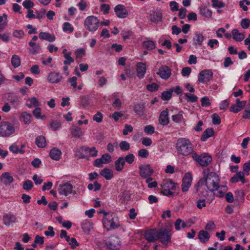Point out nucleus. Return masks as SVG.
<instances>
[{"label": "nucleus", "instance_id": "nucleus-1", "mask_svg": "<svg viewBox=\"0 0 250 250\" xmlns=\"http://www.w3.org/2000/svg\"><path fill=\"white\" fill-rule=\"evenodd\" d=\"M204 183L208 189L211 191L209 196V192L208 190L203 191L201 192V197L206 199L207 203H210L214 199L215 193L214 191L218 189L220 184L219 176L214 172H209L208 169L204 171L203 178L198 183V186H202Z\"/></svg>", "mask_w": 250, "mask_h": 250}, {"label": "nucleus", "instance_id": "nucleus-2", "mask_svg": "<svg viewBox=\"0 0 250 250\" xmlns=\"http://www.w3.org/2000/svg\"><path fill=\"white\" fill-rule=\"evenodd\" d=\"M176 148L178 153L183 156H187L190 154L192 156L194 152L193 146L189 139L185 138H179L176 144Z\"/></svg>", "mask_w": 250, "mask_h": 250}, {"label": "nucleus", "instance_id": "nucleus-3", "mask_svg": "<svg viewBox=\"0 0 250 250\" xmlns=\"http://www.w3.org/2000/svg\"><path fill=\"white\" fill-rule=\"evenodd\" d=\"M103 223L104 227L108 230L115 229L120 226L117 218L113 213L106 217H104Z\"/></svg>", "mask_w": 250, "mask_h": 250}, {"label": "nucleus", "instance_id": "nucleus-4", "mask_svg": "<svg viewBox=\"0 0 250 250\" xmlns=\"http://www.w3.org/2000/svg\"><path fill=\"white\" fill-rule=\"evenodd\" d=\"M99 24V20L94 16H88L84 21V27L89 32L96 31L98 29Z\"/></svg>", "mask_w": 250, "mask_h": 250}, {"label": "nucleus", "instance_id": "nucleus-5", "mask_svg": "<svg viewBox=\"0 0 250 250\" xmlns=\"http://www.w3.org/2000/svg\"><path fill=\"white\" fill-rule=\"evenodd\" d=\"M161 193L167 196H172L173 195L172 190H176L178 188L177 185L171 181H165L161 185Z\"/></svg>", "mask_w": 250, "mask_h": 250}, {"label": "nucleus", "instance_id": "nucleus-6", "mask_svg": "<svg viewBox=\"0 0 250 250\" xmlns=\"http://www.w3.org/2000/svg\"><path fill=\"white\" fill-rule=\"evenodd\" d=\"M15 128L12 124L8 122L0 123V135L2 137H8L13 134Z\"/></svg>", "mask_w": 250, "mask_h": 250}, {"label": "nucleus", "instance_id": "nucleus-7", "mask_svg": "<svg viewBox=\"0 0 250 250\" xmlns=\"http://www.w3.org/2000/svg\"><path fill=\"white\" fill-rule=\"evenodd\" d=\"M192 158L202 167L207 166L212 161V157L208 153L198 155L196 152L193 153Z\"/></svg>", "mask_w": 250, "mask_h": 250}, {"label": "nucleus", "instance_id": "nucleus-8", "mask_svg": "<svg viewBox=\"0 0 250 250\" xmlns=\"http://www.w3.org/2000/svg\"><path fill=\"white\" fill-rule=\"evenodd\" d=\"M4 97L7 103L15 109H17L21 103L20 97L13 92L6 93Z\"/></svg>", "mask_w": 250, "mask_h": 250}, {"label": "nucleus", "instance_id": "nucleus-9", "mask_svg": "<svg viewBox=\"0 0 250 250\" xmlns=\"http://www.w3.org/2000/svg\"><path fill=\"white\" fill-rule=\"evenodd\" d=\"M140 176L144 179L150 177L154 172L153 169L149 164H143L139 167Z\"/></svg>", "mask_w": 250, "mask_h": 250}, {"label": "nucleus", "instance_id": "nucleus-10", "mask_svg": "<svg viewBox=\"0 0 250 250\" xmlns=\"http://www.w3.org/2000/svg\"><path fill=\"white\" fill-rule=\"evenodd\" d=\"M105 241V244L109 250H117L119 249L120 241L118 237L112 236Z\"/></svg>", "mask_w": 250, "mask_h": 250}, {"label": "nucleus", "instance_id": "nucleus-11", "mask_svg": "<svg viewBox=\"0 0 250 250\" xmlns=\"http://www.w3.org/2000/svg\"><path fill=\"white\" fill-rule=\"evenodd\" d=\"M159 239L162 243L166 244L170 241L171 236L168 231L166 229H162L157 231V240Z\"/></svg>", "mask_w": 250, "mask_h": 250}, {"label": "nucleus", "instance_id": "nucleus-12", "mask_svg": "<svg viewBox=\"0 0 250 250\" xmlns=\"http://www.w3.org/2000/svg\"><path fill=\"white\" fill-rule=\"evenodd\" d=\"M213 76V73L209 70H204L200 72L198 81L201 83H207L210 81Z\"/></svg>", "mask_w": 250, "mask_h": 250}, {"label": "nucleus", "instance_id": "nucleus-13", "mask_svg": "<svg viewBox=\"0 0 250 250\" xmlns=\"http://www.w3.org/2000/svg\"><path fill=\"white\" fill-rule=\"evenodd\" d=\"M72 189L73 186L69 183H65L59 185L58 191L61 195L67 196L71 193Z\"/></svg>", "mask_w": 250, "mask_h": 250}, {"label": "nucleus", "instance_id": "nucleus-14", "mask_svg": "<svg viewBox=\"0 0 250 250\" xmlns=\"http://www.w3.org/2000/svg\"><path fill=\"white\" fill-rule=\"evenodd\" d=\"M191 175L189 173H186L183 178L182 185V190L183 192H187L189 188L191 186Z\"/></svg>", "mask_w": 250, "mask_h": 250}, {"label": "nucleus", "instance_id": "nucleus-15", "mask_svg": "<svg viewBox=\"0 0 250 250\" xmlns=\"http://www.w3.org/2000/svg\"><path fill=\"white\" fill-rule=\"evenodd\" d=\"M171 74L170 69L167 65L161 66L157 73V74L159 75L162 79L165 80H167L170 77Z\"/></svg>", "mask_w": 250, "mask_h": 250}, {"label": "nucleus", "instance_id": "nucleus-16", "mask_svg": "<svg viewBox=\"0 0 250 250\" xmlns=\"http://www.w3.org/2000/svg\"><path fill=\"white\" fill-rule=\"evenodd\" d=\"M246 104V101H241L239 99H236V104L232 105L229 108V110L234 113H237L243 109Z\"/></svg>", "mask_w": 250, "mask_h": 250}, {"label": "nucleus", "instance_id": "nucleus-17", "mask_svg": "<svg viewBox=\"0 0 250 250\" xmlns=\"http://www.w3.org/2000/svg\"><path fill=\"white\" fill-rule=\"evenodd\" d=\"M62 79V76L58 72H52L47 76V80L51 83H57L60 82Z\"/></svg>", "mask_w": 250, "mask_h": 250}, {"label": "nucleus", "instance_id": "nucleus-18", "mask_svg": "<svg viewBox=\"0 0 250 250\" xmlns=\"http://www.w3.org/2000/svg\"><path fill=\"white\" fill-rule=\"evenodd\" d=\"M145 237L149 242L155 241L157 240V230L156 229H150L146 231Z\"/></svg>", "mask_w": 250, "mask_h": 250}, {"label": "nucleus", "instance_id": "nucleus-19", "mask_svg": "<svg viewBox=\"0 0 250 250\" xmlns=\"http://www.w3.org/2000/svg\"><path fill=\"white\" fill-rule=\"evenodd\" d=\"M114 11L116 16L120 18H124L128 14V12L125 7L122 4H119L116 6L114 8Z\"/></svg>", "mask_w": 250, "mask_h": 250}, {"label": "nucleus", "instance_id": "nucleus-20", "mask_svg": "<svg viewBox=\"0 0 250 250\" xmlns=\"http://www.w3.org/2000/svg\"><path fill=\"white\" fill-rule=\"evenodd\" d=\"M0 182L5 185H10L14 181V178L11 174L6 172L3 173L0 177Z\"/></svg>", "mask_w": 250, "mask_h": 250}, {"label": "nucleus", "instance_id": "nucleus-21", "mask_svg": "<svg viewBox=\"0 0 250 250\" xmlns=\"http://www.w3.org/2000/svg\"><path fill=\"white\" fill-rule=\"evenodd\" d=\"M146 65L143 62H138L137 64V76L139 79H143L146 73Z\"/></svg>", "mask_w": 250, "mask_h": 250}, {"label": "nucleus", "instance_id": "nucleus-22", "mask_svg": "<svg viewBox=\"0 0 250 250\" xmlns=\"http://www.w3.org/2000/svg\"><path fill=\"white\" fill-rule=\"evenodd\" d=\"M168 116V112L167 109L161 112L159 117V122L161 125L164 126L168 124L169 120Z\"/></svg>", "mask_w": 250, "mask_h": 250}, {"label": "nucleus", "instance_id": "nucleus-23", "mask_svg": "<svg viewBox=\"0 0 250 250\" xmlns=\"http://www.w3.org/2000/svg\"><path fill=\"white\" fill-rule=\"evenodd\" d=\"M230 181L231 183H237L241 181L242 183H245L246 181L244 172L242 171L238 172L231 178Z\"/></svg>", "mask_w": 250, "mask_h": 250}, {"label": "nucleus", "instance_id": "nucleus-24", "mask_svg": "<svg viewBox=\"0 0 250 250\" xmlns=\"http://www.w3.org/2000/svg\"><path fill=\"white\" fill-rule=\"evenodd\" d=\"M16 221V217L11 214H7L3 217V222L6 226H10Z\"/></svg>", "mask_w": 250, "mask_h": 250}, {"label": "nucleus", "instance_id": "nucleus-25", "mask_svg": "<svg viewBox=\"0 0 250 250\" xmlns=\"http://www.w3.org/2000/svg\"><path fill=\"white\" fill-rule=\"evenodd\" d=\"M39 37L41 40H46L49 42H53L56 40L54 35H51L47 32H41L39 33Z\"/></svg>", "mask_w": 250, "mask_h": 250}, {"label": "nucleus", "instance_id": "nucleus-26", "mask_svg": "<svg viewBox=\"0 0 250 250\" xmlns=\"http://www.w3.org/2000/svg\"><path fill=\"white\" fill-rule=\"evenodd\" d=\"M62 155V152L60 149L54 147L50 151L49 156L53 160L58 161Z\"/></svg>", "mask_w": 250, "mask_h": 250}, {"label": "nucleus", "instance_id": "nucleus-27", "mask_svg": "<svg viewBox=\"0 0 250 250\" xmlns=\"http://www.w3.org/2000/svg\"><path fill=\"white\" fill-rule=\"evenodd\" d=\"M209 238L210 235L208 231L202 230L199 232L198 238L202 243H206L209 240Z\"/></svg>", "mask_w": 250, "mask_h": 250}, {"label": "nucleus", "instance_id": "nucleus-28", "mask_svg": "<svg viewBox=\"0 0 250 250\" xmlns=\"http://www.w3.org/2000/svg\"><path fill=\"white\" fill-rule=\"evenodd\" d=\"M233 39L236 42H241L245 38V35L243 33L239 32L238 30L234 29L231 31Z\"/></svg>", "mask_w": 250, "mask_h": 250}, {"label": "nucleus", "instance_id": "nucleus-29", "mask_svg": "<svg viewBox=\"0 0 250 250\" xmlns=\"http://www.w3.org/2000/svg\"><path fill=\"white\" fill-rule=\"evenodd\" d=\"M204 40V37L202 34L196 33L193 38V43L194 45L200 46Z\"/></svg>", "mask_w": 250, "mask_h": 250}, {"label": "nucleus", "instance_id": "nucleus-30", "mask_svg": "<svg viewBox=\"0 0 250 250\" xmlns=\"http://www.w3.org/2000/svg\"><path fill=\"white\" fill-rule=\"evenodd\" d=\"M100 175L103 176L106 180L111 179L113 176V171L109 168H105L100 172Z\"/></svg>", "mask_w": 250, "mask_h": 250}, {"label": "nucleus", "instance_id": "nucleus-31", "mask_svg": "<svg viewBox=\"0 0 250 250\" xmlns=\"http://www.w3.org/2000/svg\"><path fill=\"white\" fill-rule=\"evenodd\" d=\"M26 105L28 107L30 108H32V107H35L36 108L40 106V103L38 101L36 97H33L28 99Z\"/></svg>", "mask_w": 250, "mask_h": 250}, {"label": "nucleus", "instance_id": "nucleus-32", "mask_svg": "<svg viewBox=\"0 0 250 250\" xmlns=\"http://www.w3.org/2000/svg\"><path fill=\"white\" fill-rule=\"evenodd\" d=\"M214 131L212 128H208L204 131L201 136V140L202 141H205L207 139L213 135Z\"/></svg>", "mask_w": 250, "mask_h": 250}, {"label": "nucleus", "instance_id": "nucleus-33", "mask_svg": "<svg viewBox=\"0 0 250 250\" xmlns=\"http://www.w3.org/2000/svg\"><path fill=\"white\" fill-rule=\"evenodd\" d=\"M29 45L32 48L29 50L30 52L32 54H36L39 52L41 49V46L35 42H29Z\"/></svg>", "mask_w": 250, "mask_h": 250}, {"label": "nucleus", "instance_id": "nucleus-34", "mask_svg": "<svg viewBox=\"0 0 250 250\" xmlns=\"http://www.w3.org/2000/svg\"><path fill=\"white\" fill-rule=\"evenodd\" d=\"M125 164L124 163V161L121 157H120L115 162V169L117 171H121L124 168V166Z\"/></svg>", "mask_w": 250, "mask_h": 250}, {"label": "nucleus", "instance_id": "nucleus-35", "mask_svg": "<svg viewBox=\"0 0 250 250\" xmlns=\"http://www.w3.org/2000/svg\"><path fill=\"white\" fill-rule=\"evenodd\" d=\"M35 143L39 147H44L46 145L45 137L43 136L37 137L36 139Z\"/></svg>", "mask_w": 250, "mask_h": 250}, {"label": "nucleus", "instance_id": "nucleus-36", "mask_svg": "<svg viewBox=\"0 0 250 250\" xmlns=\"http://www.w3.org/2000/svg\"><path fill=\"white\" fill-rule=\"evenodd\" d=\"M162 18V15L160 12H155L149 16L150 20L153 22H158L161 21Z\"/></svg>", "mask_w": 250, "mask_h": 250}, {"label": "nucleus", "instance_id": "nucleus-37", "mask_svg": "<svg viewBox=\"0 0 250 250\" xmlns=\"http://www.w3.org/2000/svg\"><path fill=\"white\" fill-rule=\"evenodd\" d=\"M173 92V88H170L167 91L163 92L161 94L162 99L164 101L170 100L172 97V93Z\"/></svg>", "mask_w": 250, "mask_h": 250}, {"label": "nucleus", "instance_id": "nucleus-38", "mask_svg": "<svg viewBox=\"0 0 250 250\" xmlns=\"http://www.w3.org/2000/svg\"><path fill=\"white\" fill-rule=\"evenodd\" d=\"M145 105L144 104H137L134 105V111L138 115H142L144 114Z\"/></svg>", "mask_w": 250, "mask_h": 250}, {"label": "nucleus", "instance_id": "nucleus-39", "mask_svg": "<svg viewBox=\"0 0 250 250\" xmlns=\"http://www.w3.org/2000/svg\"><path fill=\"white\" fill-rule=\"evenodd\" d=\"M82 228L86 232H89L92 229V224L90 222L85 220L82 224Z\"/></svg>", "mask_w": 250, "mask_h": 250}, {"label": "nucleus", "instance_id": "nucleus-40", "mask_svg": "<svg viewBox=\"0 0 250 250\" xmlns=\"http://www.w3.org/2000/svg\"><path fill=\"white\" fill-rule=\"evenodd\" d=\"M71 133L74 137L79 138L83 135V132L81 128L78 126H74L71 128Z\"/></svg>", "mask_w": 250, "mask_h": 250}, {"label": "nucleus", "instance_id": "nucleus-41", "mask_svg": "<svg viewBox=\"0 0 250 250\" xmlns=\"http://www.w3.org/2000/svg\"><path fill=\"white\" fill-rule=\"evenodd\" d=\"M21 118L23 119V122L25 124H28L31 122L32 116L30 113L26 112H23L21 113Z\"/></svg>", "mask_w": 250, "mask_h": 250}, {"label": "nucleus", "instance_id": "nucleus-42", "mask_svg": "<svg viewBox=\"0 0 250 250\" xmlns=\"http://www.w3.org/2000/svg\"><path fill=\"white\" fill-rule=\"evenodd\" d=\"M11 64L14 68H17L21 65V59L19 56L14 55L11 58Z\"/></svg>", "mask_w": 250, "mask_h": 250}, {"label": "nucleus", "instance_id": "nucleus-43", "mask_svg": "<svg viewBox=\"0 0 250 250\" xmlns=\"http://www.w3.org/2000/svg\"><path fill=\"white\" fill-rule=\"evenodd\" d=\"M172 120L176 123H179L183 120V112L180 111L177 114L173 115L172 116Z\"/></svg>", "mask_w": 250, "mask_h": 250}, {"label": "nucleus", "instance_id": "nucleus-44", "mask_svg": "<svg viewBox=\"0 0 250 250\" xmlns=\"http://www.w3.org/2000/svg\"><path fill=\"white\" fill-rule=\"evenodd\" d=\"M71 52H69L67 53H65L64 55L65 60L64 61L63 63L64 64L70 65L71 63L73 62H74V59L72 57H71Z\"/></svg>", "mask_w": 250, "mask_h": 250}, {"label": "nucleus", "instance_id": "nucleus-45", "mask_svg": "<svg viewBox=\"0 0 250 250\" xmlns=\"http://www.w3.org/2000/svg\"><path fill=\"white\" fill-rule=\"evenodd\" d=\"M122 159L124 161L125 164V162L129 164H131L134 161L135 156L132 153H129L128 155H126L125 157H121Z\"/></svg>", "mask_w": 250, "mask_h": 250}, {"label": "nucleus", "instance_id": "nucleus-46", "mask_svg": "<svg viewBox=\"0 0 250 250\" xmlns=\"http://www.w3.org/2000/svg\"><path fill=\"white\" fill-rule=\"evenodd\" d=\"M175 229L179 230L181 228H185L186 227V224L181 219H178L174 224Z\"/></svg>", "mask_w": 250, "mask_h": 250}, {"label": "nucleus", "instance_id": "nucleus-47", "mask_svg": "<svg viewBox=\"0 0 250 250\" xmlns=\"http://www.w3.org/2000/svg\"><path fill=\"white\" fill-rule=\"evenodd\" d=\"M143 46L148 50H152L155 48V44L152 41L144 42Z\"/></svg>", "mask_w": 250, "mask_h": 250}, {"label": "nucleus", "instance_id": "nucleus-48", "mask_svg": "<svg viewBox=\"0 0 250 250\" xmlns=\"http://www.w3.org/2000/svg\"><path fill=\"white\" fill-rule=\"evenodd\" d=\"M184 95L185 98L187 99L188 101L192 103L196 102L198 99V97L196 95L192 94L186 93H185Z\"/></svg>", "mask_w": 250, "mask_h": 250}, {"label": "nucleus", "instance_id": "nucleus-49", "mask_svg": "<svg viewBox=\"0 0 250 250\" xmlns=\"http://www.w3.org/2000/svg\"><path fill=\"white\" fill-rule=\"evenodd\" d=\"M200 13L201 15L207 18H210L212 15L211 11L205 7L201 8Z\"/></svg>", "mask_w": 250, "mask_h": 250}, {"label": "nucleus", "instance_id": "nucleus-50", "mask_svg": "<svg viewBox=\"0 0 250 250\" xmlns=\"http://www.w3.org/2000/svg\"><path fill=\"white\" fill-rule=\"evenodd\" d=\"M33 187V184L31 180L25 181L23 184V188L25 190H30Z\"/></svg>", "mask_w": 250, "mask_h": 250}, {"label": "nucleus", "instance_id": "nucleus-51", "mask_svg": "<svg viewBox=\"0 0 250 250\" xmlns=\"http://www.w3.org/2000/svg\"><path fill=\"white\" fill-rule=\"evenodd\" d=\"M50 127L53 131H56L61 127V123L57 121H52L50 124Z\"/></svg>", "mask_w": 250, "mask_h": 250}, {"label": "nucleus", "instance_id": "nucleus-52", "mask_svg": "<svg viewBox=\"0 0 250 250\" xmlns=\"http://www.w3.org/2000/svg\"><path fill=\"white\" fill-rule=\"evenodd\" d=\"M63 31L72 33L74 31V27L71 26L69 22H65L63 23Z\"/></svg>", "mask_w": 250, "mask_h": 250}, {"label": "nucleus", "instance_id": "nucleus-53", "mask_svg": "<svg viewBox=\"0 0 250 250\" xmlns=\"http://www.w3.org/2000/svg\"><path fill=\"white\" fill-rule=\"evenodd\" d=\"M119 146H120V149L124 151H127V150H129L130 148L129 144L125 141H122L120 143Z\"/></svg>", "mask_w": 250, "mask_h": 250}, {"label": "nucleus", "instance_id": "nucleus-54", "mask_svg": "<svg viewBox=\"0 0 250 250\" xmlns=\"http://www.w3.org/2000/svg\"><path fill=\"white\" fill-rule=\"evenodd\" d=\"M101 158L103 164H108L112 160L110 155L108 153H105L103 154Z\"/></svg>", "mask_w": 250, "mask_h": 250}, {"label": "nucleus", "instance_id": "nucleus-55", "mask_svg": "<svg viewBox=\"0 0 250 250\" xmlns=\"http://www.w3.org/2000/svg\"><path fill=\"white\" fill-rule=\"evenodd\" d=\"M159 86L158 84L153 83L151 84H147L146 85V89L150 92H153L157 90Z\"/></svg>", "mask_w": 250, "mask_h": 250}, {"label": "nucleus", "instance_id": "nucleus-56", "mask_svg": "<svg viewBox=\"0 0 250 250\" xmlns=\"http://www.w3.org/2000/svg\"><path fill=\"white\" fill-rule=\"evenodd\" d=\"M75 53L76 58L82 59L83 56L85 55V51L84 49L80 48L76 50Z\"/></svg>", "mask_w": 250, "mask_h": 250}, {"label": "nucleus", "instance_id": "nucleus-57", "mask_svg": "<svg viewBox=\"0 0 250 250\" xmlns=\"http://www.w3.org/2000/svg\"><path fill=\"white\" fill-rule=\"evenodd\" d=\"M153 179L149 177L146 180V183L148 184V187L149 188H155L157 186V183L156 181L151 182Z\"/></svg>", "mask_w": 250, "mask_h": 250}, {"label": "nucleus", "instance_id": "nucleus-58", "mask_svg": "<svg viewBox=\"0 0 250 250\" xmlns=\"http://www.w3.org/2000/svg\"><path fill=\"white\" fill-rule=\"evenodd\" d=\"M211 2L214 7L222 8L225 6V3L219 0H211Z\"/></svg>", "mask_w": 250, "mask_h": 250}, {"label": "nucleus", "instance_id": "nucleus-59", "mask_svg": "<svg viewBox=\"0 0 250 250\" xmlns=\"http://www.w3.org/2000/svg\"><path fill=\"white\" fill-rule=\"evenodd\" d=\"M201 105H202V106H203V107L209 106L211 104L209 102V98L207 96L202 98L201 100Z\"/></svg>", "mask_w": 250, "mask_h": 250}, {"label": "nucleus", "instance_id": "nucleus-60", "mask_svg": "<svg viewBox=\"0 0 250 250\" xmlns=\"http://www.w3.org/2000/svg\"><path fill=\"white\" fill-rule=\"evenodd\" d=\"M132 131L133 127L130 125L125 124L123 131V134L125 136L128 134V132H131Z\"/></svg>", "mask_w": 250, "mask_h": 250}, {"label": "nucleus", "instance_id": "nucleus-61", "mask_svg": "<svg viewBox=\"0 0 250 250\" xmlns=\"http://www.w3.org/2000/svg\"><path fill=\"white\" fill-rule=\"evenodd\" d=\"M138 155L142 158H147L149 155V152L146 149H141L138 151Z\"/></svg>", "mask_w": 250, "mask_h": 250}, {"label": "nucleus", "instance_id": "nucleus-62", "mask_svg": "<svg viewBox=\"0 0 250 250\" xmlns=\"http://www.w3.org/2000/svg\"><path fill=\"white\" fill-rule=\"evenodd\" d=\"M22 5L25 8L30 9L34 6V4L30 0H26L22 2Z\"/></svg>", "mask_w": 250, "mask_h": 250}, {"label": "nucleus", "instance_id": "nucleus-63", "mask_svg": "<svg viewBox=\"0 0 250 250\" xmlns=\"http://www.w3.org/2000/svg\"><path fill=\"white\" fill-rule=\"evenodd\" d=\"M212 123L214 125H219L221 123V119L219 115L216 113L212 115Z\"/></svg>", "mask_w": 250, "mask_h": 250}, {"label": "nucleus", "instance_id": "nucleus-64", "mask_svg": "<svg viewBox=\"0 0 250 250\" xmlns=\"http://www.w3.org/2000/svg\"><path fill=\"white\" fill-rule=\"evenodd\" d=\"M144 131L147 134H152L154 132V127L151 125H147L145 126Z\"/></svg>", "mask_w": 250, "mask_h": 250}]
</instances>
